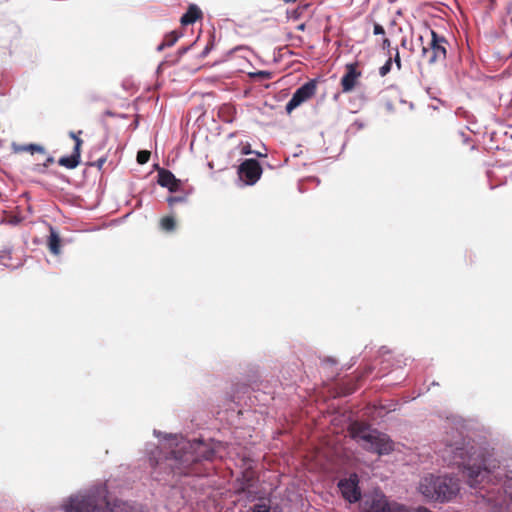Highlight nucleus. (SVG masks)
Instances as JSON below:
<instances>
[{
  "instance_id": "79ce46f5",
  "label": "nucleus",
  "mask_w": 512,
  "mask_h": 512,
  "mask_svg": "<svg viewBox=\"0 0 512 512\" xmlns=\"http://www.w3.org/2000/svg\"><path fill=\"white\" fill-rule=\"evenodd\" d=\"M70 137L76 142V139H80L74 132L69 133Z\"/></svg>"
},
{
  "instance_id": "1a4fd4ad",
  "label": "nucleus",
  "mask_w": 512,
  "mask_h": 512,
  "mask_svg": "<svg viewBox=\"0 0 512 512\" xmlns=\"http://www.w3.org/2000/svg\"><path fill=\"white\" fill-rule=\"evenodd\" d=\"M239 178L245 185H254L262 175V167L256 159H245L238 167Z\"/></svg>"
},
{
  "instance_id": "7ed1b4c3",
  "label": "nucleus",
  "mask_w": 512,
  "mask_h": 512,
  "mask_svg": "<svg viewBox=\"0 0 512 512\" xmlns=\"http://www.w3.org/2000/svg\"><path fill=\"white\" fill-rule=\"evenodd\" d=\"M107 487L103 483L70 495L62 504L64 512H144L142 506L134 502L107 499Z\"/></svg>"
},
{
  "instance_id": "de8ad7c7",
  "label": "nucleus",
  "mask_w": 512,
  "mask_h": 512,
  "mask_svg": "<svg viewBox=\"0 0 512 512\" xmlns=\"http://www.w3.org/2000/svg\"><path fill=\"white\" fill-rule=\"evenodd\" d=\"M298 28H299L300 30H303V29H304V24H301Z\"/></svg>"
},
{
  "instance_id": "37998d69",
  "label": "nucleus",
  "mask_w": 512,
  "mask_h": 512,
  "mask_svg": "<svg viewBox=\"0 0 512 512\" xmlns=\"http://www.w3.org/2000/svg\"><path fill=\"white\" fill-rule=\"evenodd\" d=\"M105 115L107 116H115L116 114L110 110L105 111Z\"/></svg>"
},
{
  "instance_id": "4c0bfd02",
  "label": "nucleus",
  "mask_w": 512,
  "mask_h": 512,
  "mask_svg": "<svg viewBox=\"0 0 512 512\" xmlns=\"http://www.w3.org/2000/svg\"><path fill=\"white\" fill-rule=\"evenodd\" d=\"M380 352L382 353V355H385V354H389L390 351L385 347V346H382L380 348Z\"/></svg>"
},
{
  "instance_id": "393cba45",
  "label": "nucleus",
  "mask_w": 512,
  "mask_h": 512,
  "mask_svg": "<svg viewBox=\"0 0 512 512\" xmlns=\"http://www.w3.org/2000/svg\"><path fill=\"white\" fill-rule=\"evenodd\" d=\"M392 69V58L390 57L380 68L379 75L381 77L386 76Z\"/></svg>"
},
{
  "instance_id": "f704fd0d",
  "label": "nucleus",
  "mask_w": 512,
  "mask_h": 512,
  "mask_svg": "<svg viewBox=\"0 0 512 512\" xmlns=\"http://www.w3.org/2000/svg\"><path fill=\"white\" fill-rule=\"evenodd\" d=\"M252 153H254V152L251 150V146L249 144H247L246 146L243 147L242 154L249 155Z\"/></svg>"
},
{
  "instance_id": "412c9836",
  "label": "nucleus",
  "mask_w": 512,
  "mask_h": 512,
  "mask_svg": "<svg viewBox=\"0 0 512 512\" xmlns=\"http://www.w3.org/2000/svg\"><path fill=\"white\" fill-rule=\"evenodd\" d=\"M188 195L186 193H182L175 196H169L167 197L166 201L170 207H173L174 205L178 203H185L187 202Z\"/></svg>"
},
{
  "instance_id": "f257e3e1",
  "label": "nucleus",
  "mask_w": 512,
  "mask_h": 512,
  "mask_svg": "<svg viewBox=\"0 0 512 512\" xmlns=\"http://www.w3.org/2000/svg\"><path fill=\"white\" fill-rule=\"evenodd\" d=\"M447 447L454 462L463 465V474L471 488L485 491L482 496L497 506L512 503V469L505 461L494 452L465 444L461 435Z\"/></svg>"
},
{
  "instance_id": "9b49d317",
  "label": "nucleus",
  "mask_w": 512,
  "mask_h": 512,
  "mask_svg": "<svg viewBox=\"0 0 512 512\" xmlns=\"http://www.w3.org/2000/svg\"><path fill=\"white\" fill-rule=\"evenodd\" d=\"M361 75V71L358 70V62L347 63L345 65V73L340 81L342 92H351L355 88Z\"/></svg>"
},
{
  "instance_id": "2eb2a0df",
  "label": "nucleus",
  "mask_w": 512,
  "mask_h": 512,
  "mask_svg": "<svg viewBox=\"0 0 512 512\" xmlns=\"http://www.w3.org/2000/svg\"><path fill=\"white\" fill-rule=\"evenodd\" d=\"M58 164L67 169H75L80 164V162L76 160L72 155H67L60 157Z\"/></svg>"
},
{
  "instance_id": "473e14b6",
  "label": "nucleus",
  "mask_w": 512,
  "mask_h": 512,
  "mask_svg": "<svg viewBox=\"0 0 512 512\" xmlns=\"http://www.w3.org/2000/svg\"><path fill=\"white\" fill-rule=\"evenodd\" d=\"M393 62L395 63L397 69L400 70L402 67V64H401V58H400L398 48L395 49V55H394V58L392 59V63Z\"/></svg>"
},
{
  "instance_id": "2f4dec72",
  "label": "nucleus",
  "mask_w": 512,
  "mask_h": 512,
  "mask_svg": "<svg viewBox=\"0 0 512 512\" xmlns=\"http://www.w3.org/2000/svg\"><path fill=\"white\" fill-rule=\"evenodd\" d=\"M213 48V42H210L208 43L205 48L202 50V52L199 54V58L200 59H204L205 57H207V55L210 53V51L212 50Z\"/></svg>"
},
{
  "instance_id": "4be33fe9",
  "label": "nucleus",
  "mask_w": 512,
  "mask_h": 512,
  "mask_svg": "<svg viewBox=\"0 0 512 512\" xmlns=\"http://www.w3.org/2000/svg\"><path fill=\"white\" fill-rule=\"evenodd\" d=\"M181 35L182 34L177 31H171L165 35V39L163 42H165V45H167V47H171L177 42Z\"/></svg>"
},
{
  "instance_id": "6ab92c4d",
  "label": "nucleus",
  "mask_w": 512,
  "mask_h": 512,
  "mask_svg": "<svg viewBox=\"0 0 512 512\" xmlns=\"http://www.w3.org/2000/svg\"><path fill=\"white\" fill-rule=\"evenodd\" d=\"M15 151H28L31 152L32 154L34 152L45 153V148L42 145L32 143L15 147Z\"/></svg>"
},
{
  "instance_id": "09e8293b",
  "label": "nucleus",
  "mask_w": 512,
  "mask_h": 512,
  "mask_svg": "<svg viewBox=\"0 0 512 512\" xmlns=\"http://www.w3.org/2000/svg\"><path fill=\"white\" fill-rule=\"evenodd\" d=\"M162 65H163V63H161V64L158 66V69H157V71H158V72L161 70Z\"/></svg>"
},
{
  "instance_id": "ea45409f",
  "label": "nucleus",
  "mask_w": 512,
  "mask_h": 512,
  "mask_svg": "<svg viewBox=\"0 0 512 512\" xmlns=\"http://www.w3.org/2000/svg\"><path fill=\"white\" fill-rule=\"evenodd\" d=\"M353 125L357 126L358 129H362L364 127L363 123L358 121H355Z\"/></svg>"
},
{
  "instance_id": "9d476101",
  "label": "nucleus",
  "mask_w": 512,
  "mask_h": 512,
  "mask_svg": "<svg viewBox=\"0 0 512 512\" xmlns=\"http://www.w3.org/2000/svg\"><path fill=\"white\" fill-rule=\"evenodd\" d=\"M367 512H396L402 508L401 505L391 503L384 494H376L365 502Z\"/></svg>"
},
{
  "instance_id": "c85d7f7f",
  "label": "nucleus",
  "mask_w": 512,
  "mask_h": 512,
  "mask_svg": "<svg viewBox=\"0 0 512 512\" xmlns=\"http://www.w3.org/2000/svg\"><path fill=\"white\" fill-rule=\"evenodd\" d=\"M195 44V42L189 46H184V47H180L178 50H177V58L176 60L174 61V63H177L179 61V59L184 55L186 54L190 49L191 47Z\"/></svg>"
},
{
  "instance_id": "5701e85b",
  "label": "nucleus",
  "mask_w": 512,
  "mask_h": 512,
  "mask_svg": "<svg viewBox=\"0 0 512 512\" xmlns=\"http://www.w3.org/2000/svg\"><path fill=\"white\" fill-rule=\"evenodd\" d=\"M52 163H54V157L48 156L44 163L35 165L33 171L36 173H45L47 167Z\"/></svg>"
},
{
  "instance_id": "c756f323",
  "label": "nucleus",
  "mask_w": 512,
  "mask_h": 512,
  "mask_svg": "<svg viewBox=\"0 0 512 512\" xmlns=\"http://www.w3.org/2000/svg\"><path fill=\"white\" fill-rule=\"evenodd\" d=\"M254 77L260 78V79H270L272 77V73L270 71L266 70H260L253 74Z\"/></svg>"
},
{
  "instance_id": "49530a36",
  "label": "nucleus",
  "mask_w": 512,
  "mask_h": 512,
  "mask_svg": "<svg viewBox=\"0 0 512 512\" xmlns=\"http://www.w3.org/2000/svg\"><path fill=\"white\" fill-rule=\"evenodd\" d=\"M328 361H329V362H331V363H335V362H336V361H335L334 359H332V358H329V359H328Z\"/></svg>"
},
{
  "instance_id": "0eeeda50",
  "label": "nucleus",
  "mask_w": 512,
  "mask_h": 512,
  "mask_svg": "<svg viewBox=\"0 0 512 512\" xmlns=\"http://www.w3.org/2000/svg\"><path fill=\"white\" fill-rule=\"evenodd\" d=\"M359 484L360 479L358 474L356 472H351L347 477L341 478L338 481L337 487L344 500L353 504L362 499V491Z\"/></svg>"
},
{
  "instance_id": "f03ea898",
  "label": "nucleus",
  "mask_w": 512,
  "mask_h": 512,
  "mask_svg": "<svg viewBox=\"0 0 512 512\" xmlns=\"http://www.w3.org/2000/svg\"><path fill=\"white\" fill-rule=\"evenodd\" d=\"M153 433L158 438L163 436L160 447L150 451L147 449L152 473L157 480L167 481L166 477L170 476L179 479L184 476L204 475L202 463L213 461L220 445L212 439L178 438L177 435L163 434L158 430H154Z\"/></svg>"
},
{
  "instance_id": "72a5a7b5",
  "label": "nucleus",
  "mask_w": 512,
  "mask_h": 512,
  "mask_svg": "<svg viewBox=\"0 0 512 512\" xmlns=\"http://www.w3.org/2000/svg\"><path fill=\"white\" fill-rule=\"evenodd\" d=\"M106 162V157H101L97 159L94 163H91L92 166H96L98 169H101Z\"/></svg>"
},
{
  "instance_id": "cd10ccee",
  "label": "nucleus",
  "mask_w": 512,
  "mask_h": 512,
  "mask_svg": "<svg viewBox=\"0 0 512 512\" xmlns=\"http://www.w3.org/2000/svg\"><path fill=\"white\" fill-rule=\"evenodd\" d=\"M169 192L171 193H176V192H180L181 191V188H182V181L180 179H177V182L175 183H172V185L166 187Z\"/></svg>"
},
{
  "instance_id": "423d86ee",
  "label": "nucleus",
  "mask_w": 512,
  "mask_h": 512,
  "mask_svg": "<svg viewBox=\"0 0 512 512\" xmlns=\"http://www.w3.org/2000/svg\"><path fill=\"white\" fill-rule=\"evenodd\" d=\"M430 34L431 41L428 47L422 48V56L427 57V62L432 65L446 59L448 41L434 30H430Z\"/></svg>"
},
{
  "instance_id": "f3484780",
  "label": "nucleus",
  "mask_w": 512,
  "mask_h": 512,
  "mask_svg": "<svg viewBox=\"0 0 512 512\" xmlns=\"http://www.w3.org/2000/svg\"><path fill=\"white\" fill-rule=\"evenodd\" d=\"M251 512H280V510L278 506L272 507L266 502H259L251 508Z\"/></svg>"
},
{
  "instance_id": "dca6fc26",
  "label": "nucleus",
  "mask_w": 512,
  "mask_h": 512,
  "mask_svg": "<svg viewBox=\"0 0 512 512\" xmlns=\"http://www.w3.org/2000/svg\"><path fill=\"white\" fill-rule=\"evenodd\" d=\"M234 113L235 110L230 106H223L219 110V116L222 118V120L226 123H232L234 120Z\"/></svg>"
},
{
  "instance_id": "bb28decb",
  "label": "nucleus",
  "mask_w": 512,
  "mask_h": 512,
  "mask_svg": "<svg viewBox=\"0 0 512 512\" xmlns=\"http://www.w3.org/2000/svg\"><path fill=\"white\" fill-rule=\"evenodd\" d=\"M149 159H150L149 151L142 150L137 153V162L139 164H145L146 162H148Z\"/></svg>"
},
{
  "instance_id": "aec40b11",
  "label": "nucleus",
  "mask_w": 512,
  "mask_h": 512,
  "mask_svg": "<svg viewBox=\"0 0 512 512\" xmlns=\"http://www.w3.org/2000/svg\"><path fill=\"white\" fill-rule=\"evenodd\" d=\"M254 477L248 473L242 474V479L240 481L239 490L245 492L249 490L253 486Z\"/></svg>"
},
{
  "instance_id": "f8f14e48",
  "label": "nucleus",
  "mask_w": 512,
  "mask_h": 512,
  "mask_svg": "<svg viewBox=\"0 0 512 512\" xmlns=\"http://www.w3.org/2000/svg\"><path fill=\"white\" fill-rule=\"evenodd\" d=\"M202 17V11L196 4H190L187 11L181 16L180 23L187 26L195 23Z\"/></svg>"
},
{
  "instance_id": "4468645a",
  "label": "nucleus",
  "mask_w": 512,
  "mask_h": 512,
  "mask_svg": "<svg viewBox=\"0 0 512 512\" xmlns=\"http://www.w3.org/2000/svg\"><path fill=\"white\" fill-rule=\"evenodd\" d=\"M175 182H177V178L170 170H167L165 168H161L158 170L157 183L160 186L166 188Z\"/></svg>"
},
{
  "instance_id": "7c9ffc66",
  "label": "nucleus",
  "mask_w": 512,
  "mask_h": 512,
  "mask_svg": "<svg viewBox=\"0 0 512 512\" xmlns=\"http://www.w3.org/2000/svg\"><path fill=\"white\" fill-rule=\"evenodd\" d=\"M373 34L374 35H384L385 34L384 27L381 24L375 22L373 24Z\"/></svg>"
},
{
  "instance_id": "a211bd4d",
  "label": "nucleus",
  "mask_w": 512,
  "mask_h": 512,
  "mask_svg": "<svg viewBox=\"0 0 512 512\" xmlns=\"http://www.w3.org/2000/svg\"><path fill=\"white\" fill-rule=\"evenodd\" d=\"M160 226L163 231L172 232L176 228V221L172 216H165L161 219Z\"/></svg>"
},
{
  "instance_id": "ddd939ff",
  "label": "nucleus",
  "mask_w": 512,
  "mask_h": 512,
  "mask_svg": "<svg viewBox=\"0 0 512 512\" xmlns=\"http://www.w3.org/2000/svg\"><path fill=\"white\" fill-rule=\"evenodd\" d=\"M47 245L51 253L54 255L60 254L61 251V238L54 227L50 226V235L47 240Z\"/></svg>"
},
{
  "instance_id": "c9c22d12",
  "label": "nucleus",
  "mask_w": 512,
  "mask_h": 512,
  "mask_svg": "<svg viewBox=\"0 0 512 512\" xmlns=\"http://www.w3.org/2000/svg\"><path fill=\"white\" fill-rule=\"evenodd\" d=\"M390 40L388 38H384L382 41V49L386 50L390 48Z\"/></svg>"
},
{
  "instance_id": "6e6552de",
  "label": "nucleus",
  "mask_w": 512,
  "mask_h": 512,
  "mask_svg": "<svg viewBox=\"0 0 512 512\" xmlns=\"http://www.w3.org/2000/svg\"><path fill=\"white\" fill-rule=\"evenodd\" d=\"M316 91V80L311 79L304 84H302L296 91L293 93L292 97L286 104V112L290 114L293 110L299 107L306 100L311 98Z\"/></svg>"
},
{
  "instance_id": "20e7f679",
  "label": "nucleus",
  "mask_w": 512,
  "mask_h": 512,
  "mask_svg": "<svg viewBox=\"0 0 512 512\" xmlns=\"http://www.w3.org/2000/svg\"><path fill=\"white\" fill-rule=\"evenodd\" d=\"M418 490L427 500L443 503L457 495L459 485L452 477L428 474L420 480Z\"/></svg>"
},
{
  "instance_id": "39448f33",
  "label": "nucleus",
  "mask_w": 512,
  "mask_h": 512,
  "mask_svg": "<svg viewBox=\"0 0 512 512\" xmlns=\"http://www.w3.org/2000/svg\"><path fill=\"white\" fill-rule=\"evenodd\" d=\"M352 437L355 440L362 441V448L370 453L384 456L394 451V442L391 438L369 425H355L352 429Z\"/></svg>"
},
{
  "instance_id": "b1692460",
  "label": "nucleus",
  "mask_w": 512,
  "mask_h": 512,
  "mask_svg": "<svg viewBox=\"0 0 512 512\" xmlns=\"http://www.w3.org/2000/svg\"><path fill=\"white\" fill-rule=\"evenodd\" d=\"M11 252H12V247H10V246H5L3 249L0 250V256H1L0 264L4 265L6 267L8 266V263L6 261L11 259Z\"/></svg>"
},
{
  "instance_id": "a19ab883",
  "label": "nucleus",
  "mask_w": 512,
  "mask_h": 512,
  "mask_svg": "<svg viewBox=\"0 0 512 512\" xmlns=\"http://www.w3.org/2000/svg\"><path fill=\"white\" fill-rule=\"evenodd\" d=\"M416 512H432L430 510H428L427 508H424V507H419Z\"/></svg>"
},
{
  "instance_id": "c03bdc74",
  "label": "nucleus",
  "mask_w": 512,
  "mask_h": 512,
  "mask_svg": "<svg viewBox=\"0 0 512 512\" xmlns=\"http://www.w3.org/2000/svg\"><path fill=\"white\" fill-rule=\"evenodd\" d=\"M461 135L464 137V141L466 142L468 140V137L464 133H461Z\"/></svg>"
},
{
  "instance_id": "e433bc0d",
  "label": "nucleus",
  "mask_w": 512,
  "mask_h": 512,
  "mask_svg": "<svg viewBox=\"0 0 512 512\" xmlns=\"http://www.w3.org/2000/svg\"><path fill=\"white\" fill-rule=\"evenodd\" d=\"M166 47H167V45H165V42H162V43H160V44L157 46L156 50H157L158 52H161V51H162V50H164Z\"/></svg>"
},
{
  "instance_id": "a18cd8bd",
  "label": "nucleus",
  "mask_w": 512,
  "mask_h": 512,
  "mask_svg": "<svg viewBox=\"0 0 512 512\" xmlns=\"http://www.w3.org/2000/svg\"><path fill=\"white\" fill-rule=\"evenodd\" d=\"M311 180L316 181L317 183H319V179H317L316 177H312Z\"/></svg>"
},
{
  "instance_id": "a878e982",
  "label": "nucleus",
  "mask_w": 512,
  "mask_h": 512,
  "mask_svg": "<svg viewBox=\"0 0 512 512\" xmlns=\"http://www.w3.org/2000/svg\"><path fill=\"white\" fill-rule=\"evenodd\" d=\"M81 145H82V140L76 139V143H75L73 151L71 153V155L79 162L81 161Z\"/></svg>"
},
{
  "instance_id": "58836bf2",
  "label": "nucleus",
  "mask_w": 512,
  "mask_h": 512,
  "mask_svg": "<svg viewBox=\"0 0 512 512\" xmlns=\"http://www.w3.org/2000/svg\"><path fill=\"white\" fill-rule=\"evenodd\" d=\"M407 44H408V41H407L406 37H403L402 40H401V46L403 48H406Z\"/></svg>"
}]
</instances>
